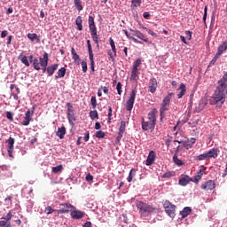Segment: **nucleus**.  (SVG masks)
Instances as JSON below:
<instances>
[{"instance_id": "1", "label": "nucleus", "mask_w": 227, "mask_h": 227, "mask_svg": "<svg viewBox=\"0 0 227 227\" xmlns=\"http://www.w3.org/2000/svg\"><path fill=\"white\" fill-rule=\"evenodd\" d=\"M227 95V72L224 73L223 76L218 81L216 90L213 94L210 104L215 106L217 104H224Z\"/></svg>"}, {"instance_id": "2", "label": "nucleus", "mask_w": 227, "mask_h": 227, "mask_svg": "<svg viewBox=\"0 0 227 227\" xmlns=\"http://www.w3.org/2000/svg\"><path fill=\"white\" fill-rule=\"evenodd\" d=\"M155 123H157V115L155 114V110H153L148 114V121H145V118H142L143 130H153V129H155Z\"/></svg>"}, {"instance_id": "3", "label": "nucleus", "mask_w": 227, "mask_h": 227, "mask_svg": "<svg viewBox=\"0 0 227 227\" xmlns=\"http://www.w3.org/2000/svg\"><path fill=\"white\" fill-rule=\"evenodd\" d=\"M136 207L139 210L140 215H142L143 217H146V215H150V214H152V212L155 210L153 207L141 200H137L136 202Z\"/></svg>"}, {"instance_id": "4", "label": "nucleus", "mask_w": 227, "mask_h": 227, "mask_svg": "<svg viewBox=\"0 0 227 227\" xmlns=\"http://www.w3.org/2000/svg\"><path fill=\"white\" fill-rule=\"evenodd\" d=\"M89 28L94 43H98V34L97 33V26L93 16H89Z\"/></svg>"}, {"instance_id": "5", "label": "nucleus", "mask_w": 227, "mask_h": 227, "mask_svg": "<svg viewBox=\"0 0 227 227\" xmlns=\"http://www.w3.org/2000/svg\"><path fill=\"white\" fill-rule=\"evenodd\" d=\"M173 98V93H168L162 100L161 107L160 108V114L161 118H164V114L168 109H169V104Z\"/></svg>"}, {"instance_id": "6", "label": "nucleus", "mask_w": 227, "mask_h": 227, "mask_svg": "<svg viewBox=\"0 0 227 227\" xmlns=\"http://www.w3.org/2000/svg\"><path fill=\"white\" fill-rule=\"evenodd\" d=\"M163 207L165 208V212L166 214H168V215L169 217H175V212L176 210V206H175L174 204H172L169 200H165L163 202Z\"/></svg>"}, {"instance_id": "7", "label": "nucleus", "mask_w": 227, "mask_h": 227, "mask_svg": "<svg viewBox=\"0 0 227 227\" xmlns=\"http://www.w3.org/2000/svg\"><path fill=\"white\" fill-rule=\"evenodd\" d=\"M136 95H137V91H136V90H133L131 91L129 98L126 102V110L127 111H132V109L134 107V102H136Z\"/></svg>"}, {"instance_id": "8", "label": "nucleus", "mask_w": 227, "mask_h": 227, "mask_svg": "<svg viewBox=\"0 0 227 227\" xmlns=\"http://www.w3.org/2000/svg\"><path fill=\"white\" fill-rule=\"evenodd\" d=\"M59 210H57V214H68L73 208L74 206L69 203H62L59 204Z\"/></svg>"}, {"instance_id": "9", "label": "nucleus", "mask_w": 227, "mask_h": 227, "mask_svg": "<svg viewBox=\"0 0 227 227\" xmlns=\"http://www.w3.org/2000/svg\"><path fill=\"white\" fill-rule=\"evenodd\" d=\"M87 47L89 51V59L90 61V67L92 72H95V59L93 58V49L91 48V43L90 40L87 41Z\"/></svg>"}, {"instance_id": "10", "label": "nucleus", "mask_w": 227, "mask_h": 227, "mask_svg": "<svg viewBox=\"0 0 227 227\" xmlns=\"http://www.w3.org/2000/svg\"><path fill=\"white\" fill-rule=\"evenodd\" d=\"M215 187H216V184H215V181L214 180H208L200 185V188L202 189V191H214Z\"/></svg>"}, {"instance_id": "11", "label": "nucleus", "mask_w": 227, "mask_h": 227, "mask_svg": "<svg viewBox=\"0 0 227 227\" xmlns=\"http://www.w3.org/2000/svg\"><path fill=\"white\" fill-rule=\"evenodd\" d=\"M130 31L132 34V36H137L139 40H142L143 42H145V43H152V41L148 40L146 38V35H145L141 31L139 30H134L130 28Z\"/></svg>"}, {"instance_id": "12", "label": "nucleus", "mask_w": 227, "mask_h": 227, "mask_svg": "<svg viewBox=\"0 0 227 227\" xmlns=\"http://www.w3.org/2000/svg\"><path fill=\"white\" fill-rule=\"evenodd\" d=\"M192 182V178L187 175H182L179 178V185L185 187V185H189V184Z\"/></svg>"}, {"instance_id": "13", "label": "nucleus", "mask_w": 227, "mask_h": 227, "mask_svg": "<svg viewBox=\"0 0 227 227\" xmlns=\"http://www.w3.org/2000/svg\"><path fill=\"white\" fill-rule=\"evenodd\" d=\"M33 111L31 113V111H27L25 114V117L23 121L21 122V125H24L25 127H27V125H29V123L31 122V120H33Z\"/></svg>"}, {"instance_id": "14", "label": "nucleus", "mask_w": 227, "mask_h": 227, "mask_svg": "<svg viewBox=\"0 0 227 227\" xmlns=\"http://www.w3.org/2000/svg\"><path fill=\"white\" fill-rule=\"evenodd\" d=\"M8 149H7V152H8V155L9 157H13V145H15V139L13 137H9L8 141Z\"/></svg>"}, {"instance_id": "15", "label": "nucleus", "mask_w": 227, "mask_h": 227, "mask_svg": "<svg viewBox=\"0 0 227 227\" xmlns=\"http://www.w3.org/2000/svg\"><path fill=\"white\" fill-rule=\"evenodd\" d=\"M39 64L43 68H47L49 65V53L45 52L43 58L39 59Z\"/></svg>"}, {"instance_id": "16", "label": "nucleus", "mask_w": 227, "mask_h": 227, "mask_svg": "<svg viewBox=\"0 0 227 227\" xmlns=\"http://www.w3.org/2000/svg\"><path fill=\"white\" fill-rule=\"evenodd\" d=\"M157 79L152 78L149 82V91L150 93H155L157 91Z\"/></svg>"}, {"instance_id": "17", "label": "nucleus", "mask_w": 227, "mask_h": 227, "mask_svg": "<svg viewBox=\"0 0 227 227\" xmlns=\"http://www.w3.org/2000/svg\"><path fill=\"white\" fill-rule=\"evenodd\" d=\"M155 160V152L150 151L145 161L146 166H152Z\"/></svg>"}, {"instance_id": "18", "label": "nucleus", "mask_w": 227, "mask_h": 227, "mask_svg": "<svg viewBox=\"0 0 227 227\" xmlns=\"http://www.w3.org/2000/svg\"><path fill=\"white\" fill-rule=\"evenodd\" d=\"M84 215H85V213L80 210H74L71 212V217L73 219H82Z\"/></svg>"}, {"instance_id": "19", "label": "nucleus", "mask_w": 227, "mask_h": 227, "mask_svg": "<svg viewBox=\"0 0 227 227\" xmlns=\"http://www.w3.org/2000/svg\"><path fill=\"white\" fill-rule=\"evenodd\" d=\"M66 134H67V128H65V126H62L61 128L58 129L56 136H58L59 139H64Z\"/></svg>"}, {"instance_id": "20", "label": "nucleus", "mask_w": 227, "mask_h": 227, "mask_svg": "<svg viewBox=\"0 0 227 227\" xmlns=\"http://www.w3.org/2000/svg\"><path fill=\"white\" fill-rule=\"evenodd\" d=\"M177 90L179 91V93L177 94V98H182V97H184V95H185V91H187V90L185 88V84L181 83L180 87L177 89Z\"/></svg>"}, {"instance_id": "21", "label": "nucleus", "mask_w": 227, "mask_h": 227, "mask_svg": "<svg viewBox=\"0 0 227 227\" xmlns=\"http://www.w3.org/2000/svg\"><path fill=\"white\" fill-rule=\"evenodd\" d=\"M58 64H53L52 66H50L47 67V74L49 76L51 75H54V72H56V70H58Z\"/></svg>"}, {"instance_id": "22", "label": "nucleus", "mask_w": 227, "mask_h": 227, "mask_svg": "<svg viewBox=\"0 0 227 227\" xmlns=\"http://www.w3.org/2000/svg\"><path fill=\"white\" fill-rule=\"evenodd\" d=\"M122 31L124 32V35L127 36V38H129V40H132V42H134L135 43H140V44L143 43V42L137 40L132 35L129 34V31H127L125 29H123Z\"/></svg>"}, {"instance_id": "23", "label": "nucleus", "mask_w": 227, "mask_h": 227, "mask_svg": "<svg viewBox=\"0 0 227 227\" xmlns=\"http://www.w3.org/2000/svg\"><path fill=\"white\" fill-rule=\"evenodd\" d=\"M225 51H227V42H223L217 49V56H221V54H223V52H224Z\"/></svg>"}, {"instance_id": "24", "label": "nucleus", "mask_w": 227, "mask_h": 227, "mask_svg": "<svg viewBox=\"0 0 227 227\" xmlns=\"http://www.w3.org/2000/svg\"><path fill=\"white\" fill-rule=\"evenodd\" d=\"M191 212H192V209L190 207H184L181 211V215H182L183 219H185V217H187V215H191Z\"/></svg>"}, {"instance_id": "25", "label": "nucleus", "mask_w": 227, "mask_h": 227, "mask_svg": "<svg viewBox=\"0 0 227 227\" xmlns=\"http://www.w3.org/2000/svg\"><path fill=\"white\" fill-rule=\"evenodd\" d=\"M206 156L207 157V159H215V157H217V150H209L207 153H206Z\"/></svg>"}, {"instance_id": "26", "label": "nucleus", "mask_w": 227, "mask_h": 227, "mask_svg": "<svg viewBox=\"0 0 227 227\" xmlns=\"http://www.w3.org/2000/svg\"><path fill=\"white\" fill-rule=\"evenodd\" d=\"M18 59H20L21 63H23V65H25L26 67H29L31 65L29 63V60H27V57L22 56V53L20 54V56L18 57Z\"/></svg>"}, {"instance_id": "27", "label": "nucleus", "mask_w": 227, "mask_h": 227, "mask_svg": "<svg viewBox=\"0 0 227 227\" xmlns=\"http://www.w3.org/2000/svg\"><path fill=\"white\" fill-rule=\"evenodd\" d=\"M27 36L31 42H35V40H36V42H40V36H38L36 34L28 33Z\"/></svg>"}, {"instance_id": "28", "label": "nucleus", "mask_w": 227, "mask_h": 227, "mask_svg": "<svg viewBox=\"0 0 227 227\" xmlns=\"http://www.w3.org/2000/svg\"><path fill=\"white\" fill-rule=\"evenodd\" d=\"M78 31H82V18L78 16L75 20Z\"/></svg>"}, {"instance_id": "29", "label": "nucleus", "mask_w": 227, "mask_h": 227, "mask_svg": "<svg viewBox=\"0 0 227 227\" xmlns=\"http://www.w3.org/2000/svg\"><path fill=\"white\" fill-rule=\"evenodd\" d=\"M67 74V68L65 67H61L60 69H59L58 73H57V76H55V79H59V77L62 78L65 77V74Z\"/></svg>"}, {"instance_id": "30", "label": "nucleus", "mask_w": 227, "mask_h": 227, "mask_svg": "<svg viewBox=\"0 0 227 227\" xmlns=\"http://www.w3.org/2000/svg\"><path fill=\"white\" fill-rule=\"evenodd\" d=\"M137 74H138V69H132L131 71V76H130V81H137Z\"/></svg>"}, {"instance_id": "31", "label": "nucleus", "mask_w": 227, "mask_h": 227, "mask_svg": "<svg viewBox=\"0 0 227 227\" xmlns=\"http://www.w3.org/2000/svg\"><path fill=\"white\" fill-rule=\"evenodd\" d=\"M173 161L176 166H184V161L182 160L178 159V155L175 154L173 156Z\"/></svg>"}, {"instance_id": "32", "label": "nucleus", "mask_w": 227, "mask_h": 227, "mask_svg": "<svg viewBox=\"0 0 227 227\" xmlns=\"http://www.w3.org/2000/svg\"><path fill=\"white\" fill-rule=\"evenodd\" d=\"M71 54L73 56V59L74 61H80L81 60V58L79 57V55L77 54V52L75 51V49L74 48H72L71 49Z\"/></svg>"}, {"instance_id": "33", "label": "nucleus", "mask_w": 227, "mask_h": 227, "mask_svg": "<svg viewBox=\"0 0 227 227\" xmlns=\"http://www.w3.org/2000/svg\"><path fill=\"white\" fill-rule=\"evenodd\" d=\"M134 176H136V169L132 168L129 171V176L127 178L128 182H132V180H134Z\"/></svg>"}, {"instance_id": "34", "label": "nucleus", "mask_w": 227, "mask_h": 227, "mask_svg": "<svg viewBox=\"0 0 227 227\" xmlns=\"http://www.w3.org/2000/svg\"><path fill=\"white\" fill-rule=\"evenodd\" d=\"M81 0H74V6L78 12H82V4Z\"/></svg>"}, {"instance_id": "35", "label": "nucleus", "mask_w": 227, "mask_h": 227, "mask_svg": "<svg viewBox=\"0 0 227 227\" xmlns=\"http://www.w3.org/2000/svg\"><path fill=\"white\" fill-rule=\"evenodd\" d=\"M90 120H98V112L97 110H93L90 112Z\"/></svg>"}, {"instance_id": "36", "label": "nucleus", "mask_w": 227, "mask_h": 227, "mask_svg": "<svg viewBox=\"0 0 227 227\" xmlns=\"http://www.w3.org/2000/svg\"><path fill=\"white\" fill-rule=\"evenodd\" d=\"M126 127H127V122H125V121H121V126L119 128V132H121V134H124Z\"/></svg>"}, {"instance_id": "37", "label": "nucleus", "mask_w": 227, "mask_h": 227, "mask_svg": "<svg viewBox=\"0 0 227 227\" xmlns=\"http://www.w3.org/2000/svg\"><path fill=\"white\" fill-rule=\"evenodd\" d=\"M67 120H68L70 125H74V122L75 121V114H67Z\"/></svg>"}, {"instance_id": "38", "label": "nucleus", "mask_w": 227, "mask_h": 227, "mask_svg": "<svg viewBox=\"0 0 227 227\" xmlns=\"http://www.w3.org/2000/svg\"><path fill=\"white\" fill-rule=\"evenodd\" d=\"M32 62H33L35 70H41L40 60H38V59L35 58Z\"/></svg>"}, {"instance_id": "39", "label": "nucleus", "mask_w": 227, "mask_h": 227, "mask_svg": "<svg viewBox=\"0 0 227 227\" xmlns=\"http://www.w3.org/2000/svg\"><path fill=\"white\" fill-rule=\"evenodd\" d=\"M12 217L13 215L12 214V211H9L8 214L4 217H2L1 219H4V221H7V223H10Z\"/></svg>"}, {"instance_id": "40", "label": "nucleus", "mask_w": 227, "mask_h": 227, "mask_svg": "<svg viewBox=\"0 0 227 227\" xmlns=\"http://www.w3.org/2000/svg\"><path fill=\"white\" fill-rule=\"evenodd\" d=\"M63 169V165H59L57 167H53L51 168L52 173H61V170Z\"/></svg>"}, {"instance_id": "41", "label": "nucleus", "mask_w": 227, "mask_h": 227, "mask_svg": "<svg viewBox=\"0 0 227 227\" xmlns=\"http://www.w3.org/2000/svg\"><path fill=\"white\" fill-rule=\"evenodd\" d=\"M67 114H74V106H72L71 103H67Z\"/></svg>"}, {"instance_id": "42", "label": "nucleus", "mask_w": 227, "mask_h": 227, "mask_svg": "<svg viewBox=\"0 0 227 227\" xmlns=\"http://www.w3.org/2000/svg\"><path fill=\"white\" fill-rule=\"evenodd\" d=\"M0 227H12V223L4 220L0 221Z\"/></svg>"}, {"instance_id": "43", "label": "nucleus", "mask_w": 227, "mask_h": 227, "mask_svg": "<svg viewBox=\"0 0 227 227\" xmlns=\"http://www.w3.org/2000/svg\"><path fill=\"white\" fill-rule=\"evenodd\" d=\"M143 29H145L148 35H151V36H154L155 38H157V34H155V32H153L152 29H149L146 27H143Z\"/></svg>"}, {"instance_id": "44", "label": "nucleus", "mask_w": 227, "mask_h": 227, "mask_svg": "<svg viewBox=\"0 0 227 227\" xmlns=\"http://www.w3.org/2000/svg\"><path fill=\"white\" fill-rule=\"evenodd\" d=\"M141 59H137L133 64V69L137 70L138 67H141Z\"/></svg>"}, {"instance_id": "45", "label": "nucleus", "mask_w": 227, "mask_h": 227, "mask_svg": "<svg viewBox=\"0 0 227 227\" xmlns=\"http://www.w3.org/2000/svg\"><path fill=\"white\" fill-rule=\"evenodd\" d=\"M106 137V133H104V131L99 130L96 132V137H98V139H102Z\"/></svg>"}, {"instance_id": "46", "label": "nucleus", "mask_w": 227, "mask_h": 227, "mask_svg": "<svg viewBox=\"0 0 227 227\" xmlns=\"http://www.w3.org/2000/svg\"><path fill=\"white\" fill-rule=\"evenodd\" d=\"M91 106L93 109H97V98L92 96L90 98Z\"/></svg>"}, {"instance_id": "47", "label": "nucleus", "mask_w": 227, "mask_h": 227, "mask_svg": "<svg viewBox=\"0 0 227 227\" xmlns=\"http://www.w3.org/2000/svg\"><path fill=\"white\" fill-rule=\"evenodd\" d=\"M183 145L184 148H185L186 150H190V148H192V144H191V142L189 141L183 142Z\"/></svg>"}, {"instance_id": "48", "label": "nucleus", "mask_w": 227, "mask_h": 227, "mask_svg": "<svg viewBox=\"0 0 227 227\" xmlns=\"http://www.w3.org/2000/svg\"><path fill=\"white\" fill-rule=\"evenodd\" d=\"M172 176H175V172H166L162 175V178H171Z\"/></svg>"}, {"instance_id": "49", "label": "nucleus", "mask_w": 227, "mask_h": 227, "mask_svg": "<svg viewBox=\"0 0 227 227\" xmlns=\"http://www.w3.org/2000/svg\"><path fill=\"white\" fill-rule=\"evenodd\" d=\"M141 3H143V0H132L131 4L135 8H137V6H141Z\"/></svg>"}, {"instance_id": "50", "label": "nucleus", "mask_w": 227, "mask_h": 227, "mask_svg": "<svg viewBox=\"0 0 227 227\" xmlns=\"http://www.w3.org/2000/svg\"><path fill=\"white\" fill-rule=\"evenodd\" d=\"M207 159H208L207 153H203L196 157V160H207Z\"/></svg>"}, {"instance_id": "51", "label": "nucleus", "mask_w": 227, "mask_h": 227, "mask_svg": "<svg viewBox=\"0 0 227 227\" xmlns=\"http://www.w3.org/2000/svg\"><path fill=\"white\" fill-rule=\"evenodd\" d=\"M82 72H84V74H86L88 72V63L86 61H82Z\"/></svg>"}, {"instance_id": "52", "label": "nucleus", "mask_w": 227, "mask_h": 227, "mask_svg": "<svg viewBox=\"0 0 227 227\" xmlns=\"http://www.w3.org/2000/svg\"><path fill=\"white\" fill-rule=\"evenodd\" d=\"M44 212L47 215L52 214V212H54V209L52 208V207L48 206V207H45Z\"/></svg>"}, {"instance_id": "53", "label": "nucleus", "mask_w": 227, "mask_h": 227, "mask_svg": "<svg viewBox=\"0 0 227 227\" xmlns=\"http://www.w3.org/2000/svg\"><path fill=\"white\" fill-rule=\"evenodd\" d=\"M5 114L7 120H10V121H13V114L11 112H6Z\"/></svg>"}, {"instance_id": "54", "label": "nucleus", "mask_w": 227, "mask_h": 227, "mask_svg": "<svg viewBox=\"0 0 227 227\" xmlns=\"http://www.w3.org/2000/svg\"><path fill=\"white\" fill-rule=\"evenodd\" d=\"M185 35H186V38L188 40H192V32L189 31V30H186L185 32Z\"/></svg>"}, {"instance_id": "55", "label": "nucleus", "mask_w": 227, "mask_h": 227, "mask_svg": "<svg viewBox=\"0 0 227 227\" xmlns=\"http://www.w3.org/2000/svg\"><path fill=\"white\" fill-rule=\"evenodd\" d=\"M219 59V55H217V53L215 54V56L212 59V60L210 61L209 65H215V61H217V59Z\"/></svg>"}, {"instance_id": "56", "label": "nucleus", "mask_w": 227, "mask_h": 227, "mask_svg": "<svg viewBox=\"0 0 227 227\" xmlns=\"http://www.w3.org/2000/svg\"><path fill=\"white\" fill-rule=\"evenodd\" d=\"M118 95H121V82H118L116 86Z\"/></svg>"}, {"instance_id": "57", "label": "nucleus", "mask_w": 227, "mask_h": 227, "mask_svg": "<svg viewBox=\"0 0 227 227\" xmlns=\"http://www.w3.org/2000/svg\"><path fill=\"white\" fill-rule=\"evenodd\" d=\"M85 180H86V182H93V176H91V174H88L85 176Z\"/></svg>"}, {"instance_id": "58", "label": "nucleus", "mask_w": 227, "mask_h": 227, "mask_svg": "<svg viewBox=\"0 0 227 227\" xmlns=\"http://www.w3.org/2000/svg\"><path fill=\"white\" fill-rule=\"evenodd\" d=\"M200 180H201V177L200 176L196 175L192 182H193L194 184H198L200 182Z\"/></svg>"}, {"instance_id": "59", "label": "nucleus", "mask_w": 227, "mask_h": 227, "mask_svg": "<svg viewBox=\"0 0 227 227\" xmlns=\"http://www.w3.org/2000/svg\"><path fill=\"white\" fill-rule=\"evenodd\" d=\"M121 137H123V133L119 131L118 136L116 137V143H120V141H121Z\"/></svg>"}, {"instance_id": "60", "label": "nucleus", "mask_w": 227, "mask_h": 227, "mask_svg": "<svg viewBox=\"0 0 227 227\" xmlns=\"http://www.w3.org/2000/svg\"><path fill=\"white\" fill-rule=\"evenodd\" d=\"M107 54H108L109 58H110V59H112L113 61L116 58V56H114V53L113 54V51H111V50H109L107 51Z\"/></svg>"}, {"instance_id": "61", "label": "nucleus", "mask_w": 227, "mask_h": 227, "mask_svg": "<svg viewBox=\"0 0 227 227\" xmlns=\"http://www.w3.org/2000/svg\"><path fill=\"white\" fill-rule=\"evenodd\" d=\"M84 141L88 142L90 141V131H86L84 135Z\"/></svg>"}, {"instance_id": "62", "label": "nucleus", "mask_w": 227, "mask_h": 227, "mask_svg": "<svg viewBox=\"0 0 227 227\" xmlns=\"http://www.w3.org/2000/svg\"><path fill=\"white\" fill-rule=\"evenodd\" d=\"M8 36V30H4L1 33V38H6Z\"/></svg>"}, {"instance_id": "63", "label": "nucleus", "mask_w": 227, "mask_h": 227, "mask_svg": "<svg viewBox=\"0 0 227 227\" xmlns=\"http://www.w3.org/2000/svg\"><path fill=\"white\" fill-rule=\"evenodd\" d=\"M143 17L144 19H146V20H148L150 19V12H144Z\"/></svg>"}, {"instance_id": "64", "label": "nucleus", "mask_w": 227, "mask_h": 227, "mask_svg": "<svg viewBox=\"0 0 227 227\" xmlns=\"http://www.w3.org/2000/svg\"><path fill=\"white\" fill-rule=\"evenodd\" d=\"M189 125H190L191 127H197V125H198V121H190V122H189Z\"/></svg>"}]
</instances>
